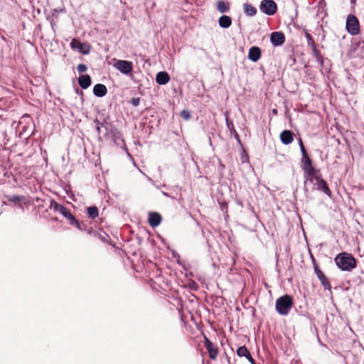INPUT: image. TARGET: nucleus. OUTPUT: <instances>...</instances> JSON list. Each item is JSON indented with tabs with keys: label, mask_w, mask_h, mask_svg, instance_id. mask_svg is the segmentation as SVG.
<instances>
[{
	"label": "nucleus",
	"mask_w": 364,
	"mask_h": 364,
	"mask_svg": "<svg viewBox=\"0 0 364 364\" xmlns=\"http://www.w3.org/2000/svg\"><path fill=\"white\" fill-rule=\"evenodd\" d=\"M50 208L56 212H58L62 215H64L65 213L68 210V208H65L63 205L60 204L55 200H51Z\"/></svg>",
	"instance_id": "obj_21"
},
{
	"label": "nucleus",
	"mask_w": 364,
	"mask_h": 364,
	"mask_svg": "<svg viewBox=\"0 0 364 364\" xmlns=\"http://www.w3.org/2000/svg\"><path fill=\"white\" fill-rule=\"evenodd\" d=\"M311 50H312V54H313L314 57L316 60H319L321 58V56H322V55H321V52L316 48V46L312 47Z\"/></svg>",
	"instance_id": "obj_30"
},
{
	"label": "nucleus",
	"mask_w": 364,
	"mask_h": 364,
	"mask_svg": "<svg viewBox=\"0 0 364 364\" xmlns=\"http://www.w3.org/2000/svg\"><path fill=\"white\" fill-rule=\"evenodd\" d=\"M272 112H273V113H274V114H277V109H274Z\"/></svg>",
	"instance_id": "obj_39"
},
{
	"label": "nucleus",
	"mask_w": 364,
	"mask_h": 364,
	"mask_svg": "<svg viewBox=\"0 0 364 364\" xmlns=\"http://www.w3.org/2000/svg\"><path fill=\"white\" fill-rule=\"evenodd\" d=\"M226 122H227V126H228V128L230 129V132H231L232 134H233V133H234L233 129H234V127H233V124H232V122H229L228 119H227Z\"/></svg>",
	"instance_id": "obj_32"
},
{
	"label": "nucleus",
	"mask_w": 364,
	"mask_h": 364,
	"mask_svg": "<svg viewBox=\"0 0 364 364\" xmlns=\"http://www.w3.org/2000/svg\"><path fill=\"white\" fill-rule=\"evenodd\" d=\"M107 89L103 84L98 83L93 87V93L96 97H102L106 95Z\"/></svg>",
	"instance_id": "obj_16"
},
{
	"label": "nucleus",
	"mask_w": 364,
	"mask_h": 364,
	"mask_svg": "<svg viewBox=\"0 0 364 364\" xmlns=\"http://www.w3.org/2000/svg\"><path fill=\"white\" fill-rule=\"evenodd\" d=\"M293 306V300L291 296L285 294L280 296L276 301V310L280 314L286 316L289 313Z\"/></svg>",
	"instance_id": "obj_3"
},
{
	"label": "nucleus",
	"mask_w": 364,
	"mask_h": 364,
	"mask_svg": "<svg viewBox=\"0 0 364 364\" xmlns=\"http://www.w3.org/2000/svg\"><path fill=\"white\" fill-rule=\"evenodd\" d=\"M94 122L96 124V131L99 134L102 133L103 135L106 136L108 132L107 122L106 121L103 122H100V121L96 119Z\"/></svg>",
	"instance_id": "obj_17"
},
{
	"label": "nucleus",
	"mask_w": 364,
	"mask_h": 364,
	"mask_svg": "<svg viewBox=\"0 0 364 364\" xmlns=\"http://www.w3.org/2000/svg\"><path fill=\"white\" fill-rule=\"evenodd\" d=\"M216 6L218 11L221 14H224L230 11V4L228 2L225 1H218Z\"/></svg>",
	"instance_id": "obj_22"
},
{
	"label": "nucleus",
	"mask_w": 364,
	"mask_h": 364,
	"mask_svg": "<svg viewBox=\"0 0 364 364\" xmlns=\"http://www.w3.org/2000/svg\"><path fill=\"white\" fill-rule=\"evenodd\" d=\"M87 214L89 218L95 219L99 215L98 208L96 206H90L87 208Z\"/></svg>",
	"instance_id": "obj_24"
},
{
	"label": "nucleus",
	"mask_w": 364,
	"mask_h": 364,
	"mask_svg": "<svg viewBox=\"0 0 364 364\" xmlns=\"http://www.w3.org/2000/svg\"><path fill=\"white\" fill-rule=\"evenodd\" d=\"M270 41L274 46H282L285 41L284 35L282 32H273L270 36Z\"/></svg>",
	"instance_id": "obj_9"
},
{
	"label": "nucleus",
	"mask_w": 364,
	"mask_h": 364,
	"mask_svg": "<svg viewBox=\"0 0 364 364\" xmlns=\"http://www.w3.org/2000/svg\"><path fill=\"white\" fill-rule=\"evenodd\" d=\"M305 37L306 38V41H307V44L309 46H310L311 48L314 47L316 46V43H315V41L313 38V37L311 36V35L308 33L307 31L305 32Z\"/></svg>",
	"instance_id": "obj_28"
},
{
	"label": "nucleus",
	"mask_w": 364,
	"mask_h": 364,
	"mask_svg": "<svg viewBox=\"0 0 364 364\" xmlns=\"http://www.w3.org/2000/svg\"><path fill=\"white\" fill-rule=\"evenodd\" d=\"M233 132H234V133H233V134H234V135H235V137L237 140H239V135H238V134L237 133V132L235 131V129H233Z\"/></svg>",
	"instance_id": "obj_35"
},
{
	"label": "nucleus",
	"mask_w": 364,
	"mask_h": 364,
	"mask_svg": "<svg viewBox=\"0 0 364 364\" xmlns=\"http://www.w3.org/2000/svg\"><path fill=\"white\" fill-rule=\"evenodd\" d=\"M205 346L209 353V357L215 360L218 355V348L214 344L207 338H205Z\"/></svg>",
	"instance_id": "obj_10"
},
{
	"label": "nucleus",
	"mask_w": 364,
	"mask_h": 364,
	"mask_svg": "<svg viewBox=\"0 0 364 364\" xmlns=\"http://www.w3.org/2000/svg\"><path fill=\"white\" fill-rule=\"evenodd\" d=\"M63 216L68 220L70 225H73V223H76L75 217L70 213V211L68 209L65 213V214L63 215Z\"/></svg>",
	"instance_id": "obj_26"
},
{
	"label": "nucleus",
	"mask_w": 364,
	"mask_h": 364,
	"mask_svg": "<svg viewBox=\"0 0 364 364\" xmlns=\"http://www.w3.org/2000/svg\"><path fill=\"white\" fill-rule=\"evenodd\" d=\"M261 58V49L257 46H252L250 48L248 53V58L255 63Z\"/></svg>",
	"instance_id": "obj_11"
},
{
	"label": "nucleus",
	"mask_w": 364,
	"mask_h": 364,
	"mask_svg": "<svg viewBox=\"0 0 364 364\" xmlns=\"http://www.w3.org/2000/svg\"><path fill=\"white\" fill-rule=\"evenodd\" d=\"M91 77L88 75H82L78 78L79 85L82 89H87L91 85Z\"/></svg>",
	"instance_id": "obj_19"
},
{
	"label": "nucleus",
	"mask_w": 364,
	"mask_h": 364,
	"mask_svg": "<svg viewBox=\"0 0 364 364\" xmlns=\"http://www.w3.org/2000/svg\"><path fill=\"white\" fill-rule=\"evenodd\" d=\"M87 69V68L85 64H79L77 67V70L79 73H84Z\"/></svg>",
	"instance_id": "obj_31"
},
{
	"label": "nucleus",
	"mask_w": 364,
	"mask_h": 364,
	"mask_svg": "<svg viewBox=\"0 0 364 364\" xmlns=\"http://www.w3.org/2000/svg\"><path fill=\"white\" fill-rule=\"evenodd\" d=\"M218 24L223 28H228L232 24V18L229 16L223 15L218 19Z\"/></svg>",
	"instance_id": "obj_20"
},
{
	"label": "nucleus",
	"mask_w": 364,
	"mask_h": 364,
	"mask_svg": "<svg viewBox=\"0 0 364 364\" xmlns=\"http://www.w3.org/2000/svg\"><path fill=\"white\" fill-rule=\"evenodd\" d=\"M105 236H106V237H108V235H107L106 234H104V235H100V238H101L102 240H105Z\"/></svg>",
	"instance_id": "obj_38"
},
{
	"label": "nucleus",
	"mask_w": 364,
	"mask_h": 364,
	"mask_svg": "<svg viewBox=\"0 0 364 364\" xmlns=\"http://www.w3.org/2000/svg\"><path fill=\"white\" fill-rule=\"evenodd\" d=\"M315 180L316 181V188L318 191H323L324 193H326L328 196L331 197V191L328 188V186L327 184V182L322 179L320 176L314 174L313 177V181Z\"/></svg>",
	"instance_id": "obj_7"
},
{
	"label": "nucleus",
	"mask_w": 364,
	"mask_h": 364,
	"mask_svg": "<svg viewBox=\"0 0 364 364\" xmlns=\"http://www.w3.org/2000/svg\"><path fill=\"white\" fill-rule=\"evenodd\" d=\"M314 272L325 289L331 291V286L328 279L324 275L317 265H314Z\"/></svg>",
	"instance_id": "obj_8"
},
{
	"label": "nucleus",
	"mask_w": 364,
	"mask_h": 364,
	"mask_svg": "<svg viewBox=\"0 0 364 364\" xmlns=\"http://www.w3.org/2000/svg\"><path fill=\"white\" fill-rule=\"evenodd\" d=\"M180 116L185 120H188L191 119V113L187 109H183L181 112Z\"/></svg>",
	"instance_id": "obj_29"
},
{
	"label": "nucleus",
	"mask_w": 364,
	"mask_h": 364,
	"mask_svg": "<svg viewBox=\"0 0 364 364\" xmlns=\"http://www.w3.org/2000/svg\"><path fill=\"white\" fill-rule=\"evenodd\" d=\"M170 80L169 75L165 72L161 71L156 74V82L161 85H164L167 84Z\"/></svg>",
	"instance_id": "obj_15"
},
{
	"label": "nucleus",
	"mask_w": 364,
	"mask_h": 364,
	"mask_svg": "<svg viewBox=\"0 0 364 364\" xmlns=\"http://www.w3.org/2000/svg\"><path fill=\"white\" fill-rule=\"evenodd\" d=\"M114 67L124 75H130L133 71V63L125 60H117L114 63Z\"/></svg>",
	"instance_id": "obj_5"
},
{
	"label": "nucleus",
	"mask_w": 364,
	"mask_h": 364,
	"mask_svg": "<svg viewBox=\"0 0 364 364\" xmlns=\"http://www.w3.org/2000/svg\"><path fill=\"white\" fill-rule=\"evenodd\" d=\"M279 137L284 144L288 145L293 141L294 133L290 130H284L281 132Z\"/></svg>",
	"instance_id": "obj_12"
},
{
	"label": "nucleus",
	"mask_w": 364,
	"mask_h": 364,
	"mask_svg": "<svg viewBox=\"0 0 364 364\" xmlns=\"http://www.w3.org/2000/svg\"><path fill=\"white\" fill-rule=\"evenodd\" d=\"M237 204L240 205V206H242V202H237Z\"/></svg>",
	"instance_id": "obj_40"
},
{
	"label": "nucleus",
	"mask_w": 364,
	"mask_h": 364,
	"mask_svg": "<svg viewBox=\"0 0 364 364\" xmlns=\"http://www.w3.org/2000/svg\"><path fill=\"white\" fill-rule=\"evenodd\" d=\"M6 198L9 202L12 203L20 202L24 200V196H20L18 195L6 196Z\"/></svg>",
	"instance_id": "obj_27"
},
{
	"label": "nucleus",
	"mask_w": 364,
	"mask_h": 364,
	"mask_svg": "<svg viewBox=\"0 0 364 364\" xmlns=\"http://www.w3.org/2000/svg\"><path fill=\"white\" fill-rule=\"evenodd\" d=\"M298 141H299V147L304 146V144H303L301 139L299 138Z\"/></svg>",
	"instance_id": "obj_36"
},
{
	"label": "nucleus",
	"mask_w": 364,
	"mask_h": 364,
	"mask_svg": "<svg viewBox=\"0 0 364 364\" xmlns=\"http://www.w3.org/2000/svg\"><path fill=\"white\" fill-rule=\"evenodd\" d=\"M72 225L75 226L80 231H85L90 233V230L87 227V225L84 223H80L77 219L76 223H73Z\"/></svg>",
	"instance_id": "obj_25"
},
{
	"label": "nucleus",
	"mask_w": 364,
	"mask_h": 364,
	"mask_svg": "<svg viewBox=\"0 0 364 364\" xmlns=\"http://www.w3.org/2000/svg\"><path fill=\"white\" fill-rule=\"evenodd\" d=\"M318 63L320 64L321 66H323V57L321 56V58L319 60H316Z\"/></svg>",
	"instance_id": "obj_34"
},
{
	"label": "nucleus",
	"mask_w": 364,
	"mask_h": 364,
	"mask_svg": "<svg viewBox=\"0 0 364 364\" xmlns=\"http://www.w3.org/2000/svg\"><path fill=\"white\" fill-rule=\"evenodd\" d=\"M139 98H132V103L134 106L136 107L139 105Z\"/></svg>",
	"instance_id": "obj_33"
},
{
	"label": "nucleus",
	"mask_w": 364,
	"mask_h": 364,
	"mask_svg": "<svg viewBox=\"0 0 364 364\" xmlns=\"http://www.w3.org/2000/svg\"><path fill=\"white\" fill-rule=\"evenodd\" d=\"M337 267L342 271L350 272L356 267V259L351 254L341 252L335 257Z\"/></svg>",
	"instance_id": "obj_2"
},
{
	"label": "nucleus",
	"mask_w": 364,
	"mask_h": 364,
	"mask_svg": "<svg viewBox=\"0 0 364 364\" xmlns=\"http://www.w3.org/2000/svg\"><path fill=\"white\" fill-rule=\"evenodd\" d=\"M237 354L240 357H245L252 364H256L248 349L245 346L237 348Z\"/></svg>",
	"instance_id": "obj_14"
},
{
	"label": "nucleus",
	"mask_w": 364,
	"mask_h": 364,
	"mask_svg": "<svg viewBox=\"0 0 364 364\" xmlns=\"http://www.w3.org/2000/svg\"><path fill=\"white\" fill-rule=\"evenodd\" d=\"M244 12L248 16H254L257 14V9L250 4H244Z\"/></svg>",
	"instance_id": "obj_23"
},
{
	"label": "nucleus",
	"mask_w": 364,
	"mask_h": 364,
	"mask_svg": "<svg viewBox=\"0 0 364 364\" xmlns=\"http://www.w3.org/2000/svg\"><path fill=\"white\" fill-rule=\"evenodd\" d=\"M70 46L73 49H78L82 53L87 54L89 53V49H85V47H87L86 44L82 43L80 41L73 39L70 43Z\"/></svg>",
	"instance_id": "obj_18"
},
{
	"label": "nucleus",
	"mask_w": 364,
	"mask_h": 364,
	"mask_svg": "<svg viewBox=\"0 0 364 364\" xmlns=\"http://www.w3.org/2000/svg\"><path fill=\"white\" fill-rule=\"evenodd\" d=\"M19 208H22V205L21 203L18 204Z\"/></svg>",
	"instance_id": "obj_41"
},
{
	"label": "nucleus",
	"mask_w": 364,
	"mask_h": 364,
	"mask_svg": "<svg viewBox=\"0 0 364 364\" xmlns=\"http://www.w3.org/2000/svg\"><path fill=\"white\" fill-rule=\"evenodd\" d=\"M300 150L301 152L302 158L301 160V168L304 172V190L307 191V186L309 183H313V177L316 173V169L312 165V160L308 155V153L304 146L300 147Z\"/></svg>",
	"instance_id": "obj_1"
},
{
	"label": "nucleus",
	"mask_w": 364,
	"mask_h": 364,
	"mask_svg": "<svg viewBox=\"0 0 364 364\" xmlns=\"http://www.w3.org/2000/svg\"><path fill=\"white\" fill-rule=\"evenodd\" d=\"M260 11L268 16L274 15L277 10V6L273 0H262L259 5Z\"/></svg>",
	"instance_id": "obj_4"
},
{
	"label": "nucleus",
	"mask_w": 364,
	"mask_h": 364,
	"mask_svg": "<svg viewBox=\"0 0 364 364\" xmlns=\"http://www.w3.org/2000/svg\"><path fill=\"white\" fill-rule=\"evenodd\" d=\"M359 21L355 16L350 14L346 19V30L351 35H356L359 32Z\"/></svg>",
	"instance_id": "obj_6"
},
{
	"label": "nucleus",
	"mask_w": 364,
	"mask_h": 364,
	"mask_svg": "<svg viewBox=\"0 0 364 364\" xmlns=\"http://www.w3.org/2000/svg\"><path fill=\"white\" fill-rule=\"evenodd\" d=\"M161 222V216L159 213L150 212L149 213V223L152 228L157 227Z\"/></svg>",
	"instance_id": "obj_13"
},
{
	"label": "nucleus",
	"mask_w": 364,
	"mask_h": 364,
	"mask_svg": "<svg viewBox=\"0 0 364 364\" xmlns=\"http://www.w3.org/2000/svg\"><path fill=\"white\" fill-rule=\"evenodd\" d=\"M58 11L57 9H54L53 11V15L55 16V15H58Z\"/></svg>",
	"instance_id": "obj_37"
}]
</instances>
